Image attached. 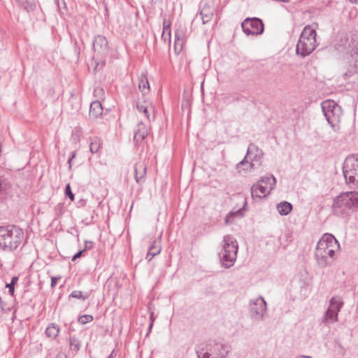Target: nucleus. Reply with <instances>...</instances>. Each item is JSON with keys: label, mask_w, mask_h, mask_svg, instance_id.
Wrapping results in <instances>:
<instances>
[{"label": "nucleus", "mask_w": 358, "mask_h": 358, "mask_svg": "<svg viewBox=\"0 0 358 358\" xmlns=\"http://www.w3.org/2000/svg\"><path fill=\"white\" fill-rule=\"evenodd\" d=\"M338 248L339 243L333 235L324 234L318 241L314 253L317 266L325 268L331 265L334 262L335 251Z\"/></svg>", "instance_id": "f257e3e1"}, {"label": "nucleus", "mask_w": 358, "mask_h": 358, "mask_svg": "<svg viewBox=\"0 0 358 358\" xmlns=\"http://www.w3.org/2000/svg\"><path fill=\"white\" fill-rule=\"evenodd\" d=\"M358 210V192H343L337 196L332 205L333 214L338 217H346L351 212Z\"/></svg>", "instance_id": "f03ea898"}, {"label": "nucleus", "mask_w": 358, "mask_h": 358, "mask_svg": "<svg viewBox=\"0 0 358 358\" xmlns=\"http://www.w3.org/2000/svg\"><path fill=\"white\" fill-rule=\"evenodd\" d=\"M230 351L228 344L215 340H209L196 347L198 358H226Z\"/></svg>", "instance_id": "7ed1b4c3"}, {"label": "nucleus", "mask_w": 358, "mask_h": 358, "mask_svg": "<svg viewBox=\"0 0 358 358\" xmlns=\"http://www.w3.org/2000/svg\"><path fill=\"white\" fill-rule=\"evenodd\" d=\"M23 238V231L15 225L0 227V248L3 250H15L20 245Z\"/></svg>", "instance_id": "20e7f679"}, {"label": "nucleus", "mask_w": 358, "mask_h": 358, "mask_svg": "<svg viewBox=\"0 0 358 358\" xmlns=\"http://www.w3.org/2000/svg\"><path fill=\"white\" fill-rule=\"evenodd\" d=\"M238 250V242L231 235L223 238L222 250L218 253L222 266L229 268L234 266Z\"/></svg>", "instance_id": "39448f33"}, {"label": "nucleus", "mask_w": 358, "mask_h": 358, "mask_svg": "<svg viewBox=\"0 0 358 358\" xmlns=\"http://www.w3.org/2000/svg\"><path fill=\"white\" fill-rule=\"evenodd\" d=\"M316 31L306 26L301 34L296 47V55L301 57L309 55L316 48Z\"/></svg>", "instance_id": "423d86ee"}, {"label": "nucleus", "mask_w": 358, "mask_h": 358, "mask_svg": "<svg viewBox=\"0 0 358 358\" xmlns=\"http://www.w3.org/2000/svg\"><path fill=\"white\" fill-rule=\"evenodd\" d=\"M343 173L347 184L358 188V154L348 156L345 159Z\"/></svg>", "instance_id": "0eeeda50"}, {"label": "nucleus", "mask_w": 358, "mask_h": 358, "mask_svg": "<svg viewBox=\"0 0 358 358\" xmlns=\"http://www.w3.org/2000/svg\"><path fill=\"white\" fill-rule=\"evenodd\" d=\"M276 185V179L272 174L261 178L256 184L251 187L252 199H262L266 196Z\"/></svg>", "instance_id": "6e6552de"}, {"label": "nucleus", "mask_w": 358, "mask_h": 358, "mask_svg": "<svg viewBox=\"0 0 358 358\" xmlns=\"http://www.w3.org/2000/svg\"><path fill=\"white\" fill-rule=\"evenodd\" d=\"M264 155V152L256 145L250 143L248 148L247 153L244 159L237 164V169H238L240 172L241 167L245 165H246V167L243 168V170L248 171L255 169V164L254 162H257L259 166H261Z\"/></svg>", "instance_id": "1a4fd4ad"}, {"label": "nucleus", "mask_w": 358, "mask_h": 358, "mask_svg": "<svg viewBox=\"0 0 358 358\" xmlns=\"http://www.w3.org/2000/svg\"><path fill=\"white\" fill-rule=\"evenodd\" d=\"M324 115L331 128L336 131L342 115L341 108L334 101L327 100L322 103Z\"/></svg>", "instance_id": "9d476101"}, {"label": "nucleus", "mask_w": 358, "mask_h": 358, "mask_svg": "<svg viewBox=\"0 0 358 358\" xmlns=\"http://www.w3.org/2000/svg\"><path fill=\"white\" fill-rule=\"evenodd\" d=\"M93 59L96 62V69L99 64H105V59L109 52L108 43L106 38L102 35H97L93 40Z\"/></svg>", "instance_id": "9b49d317"}, {"label": "nucleus", "mask_w": 358, "mask_h": 358, "mask_svg": "<svg viewBox=\"0 0 358 358\" xmlns=\"http://www.w3.org/2000/svg\"><path fill=\"white\" fill-rule=\"evenodd\" d=\"M243 32L249 36H259L264 31V24L258 17H247L241 23Z\"/></svg>", "instance_id": "f8f14e48"}, {"label": "nucleus", "mask_w": 358, "mask_h": 358, "mask_svg": "<svg viewBox=\"0 0 358 358\" xmlns=\"http://www.w3.org/2000/svg\"><path fill=\"white\" fill-rule=\"evenodd\" d=\"M266 311V303L263 297L259 296L252 299L249 303V313L254 320H262L264 319Z\"/></svg>", "instance_id": "ddd939ff"}, {"label": "nucleus", "mask_w": 358, "mask_h": 358, "mask_svg": "<svg viewBox=\"0 0 358 358\" xmlns=\"http://www.w3.org/2000/svg\"><path fill=\"white\" fill-rule=\"evenodd\" d=\"M199 8L203 24H207L212 20L215 12L214 1L213 0L201 1Z\"/></svg>", "instance_id": "4468645a"}, {"label": "nucleus", "mask_w": 358, "mask_h": 358, "mask_svg": "<svg viewBox=\"0 0 358 358\" xmlns=\"http://www.w3.org/2000/svg\"><path fill=\"white\" fill-rule=\"evenodd\" d=\"M134 176L136 182L143 185L146 180L147 165L145 162H137L134 166Z\"/></svg>", "instance_id": "2eb2a0df"}, {"label": "nucleus", "mask_w": 358, "mask_h": 358, "mask_svg": "<svg viewBox=\"0 0 358 358\" xmlns=\"http://www.w3.org/2000/svg\"><path fill=\"white\" fill-rule=\"evenodd\" d=\"M148 131L146 125L140 121L134 129V141L136 145H140L147 138Z\"/></svg>", "instance_id": "dca6fc26"}, {"label": "nucleus", "mask_w": 358, "mask_h": 358, "mask_svg": "<svg viewBox=\"0 0 358 358\" xmlns=\"http://www.w3.org/2000/svg\"><path fill=\"white\" fill-rule=\"evenodd\" d=\"M162 250L161 242L159 240L155 239L152 245L148 248L145 259L150 262L152 259L159 254Z\"/></svg>", "instance_id": "f3484780"}, {"label": "nucleus", "mask_w": 358, "mask_h": 358, "mask_svg": "<svg viewBox=\"0 0 358 358\" xmlns=\"http://www.w3.org/2000/svg\"><path fill=\"white\" fill-rule=\"evenodd\" d=\"M103 113V108L100 101H94L90 104V116L97 118Z\"/></svg>", "instance_id": "a211bd4d"}, {"label": "nucleus", "mask_w": 358, "mask_h": 358, "mask_svg": "<svg viewBox=\"0 0 358 358\" xmlns=\"http://www.w3.org/2000/svg\"><path fill=\"white\" fill-rule=\"evenodd\" d=\"M182 31H177L175 34L174 51L179 55L182 50L184 45V38Z\"/></svg>", "instance_id": "6ab92c4d"}, {"label": "nucleus", "mask_w": 358, "mask_h": 358, "mask_svg": "<svg viewBox=\"0 0 358 358\" xmlns=\"http://www.w3.org/2000/svg\"><path fill=\"white\" fill-rule=\"evenodd\" d=\"M338 320V314L335 313L333 311H329V309L327 308L324 315L322 318V322L325 326H329V324H333Z\"/></svg>", "instance_id": "aec40b11"}, {"label": "nucleus", "mask_w": 358, "mask_h": 358, "mask_svg": "<svg viewBox=\"0 0 358 358\" xmlns=\"http://www.w3.org/2000/svg\"><path fill=\"white\" fill-rule=\"evenodd\" d=\"M349 52L355 60V66H358V40L352 38L348 45Z\"/></svg>", "instance_id": "412c9836"}, {"label": "nucleus", "mask_w": 358, "mask_h": 358, "mask_svg": "<svg viewBox=\"0 0 358 358\" xmlns=\"http://www.w3.org/2000/svg\"><path fill=\"white\" fill-rule=\"evenodd\" d=\"M293 206L288 201H282L277 204L276 209L281 215H287L292 210Z\"/></svg>", "instance_id": "4be33fe9"}, {"label": "nucleus", "mask_w": 358, "mask_h": 358, "mask_svg": "<svg viewBox=\"0 0 358 358\" xmlns=\"http://www.w3.org/2000/svg\"><path fill=\"white\" fill-rule=\"evenodd\" d=\"M343 305V302L341 299L339 297L335 296L330 299L328 308L329 309V311H333L335 313L338 314Z\"/></svg>", "instance_id": "5701e85b"}, {"label": "nucleus", "mask_w": 358, "mask_h": 358, "mask_svg": "<svg viewBox=\"0 0 358 358\" xmlns=\"http://www.w3.org/2000/svg\"><path fill=\"white\" fill-rule=\"evenodd\" d=\"M138 89L143 94H145L150 91V85L147 76L142 73L138 78Z\"/></svg>", "instance_id": "b1692460"}, {"label": "nucleus", "mask_w": 358, "mask_h": 358, "mask_svg": "<svg viewBox=\"0 0 358 358\" xmlns=\"http://www.w3.org/2000/svg\"><path fill=\"white\" fill-rule=\"evenodd\" d=\"M59 327L55 323H51L45 329V334L47 337L55 339L59 333Z\"/></svg>", "instance_id": "393cba45"}, {"label": "nucleus", "mask_w": 358, "mask_h": 358, "mask_svg": "<svg viewBox=\"0 0 358 358\" xmlns=\"http://www.w3.org/2000/svg\"><path fill=\"white\" fill-rule=\"evenodd\" d=\"M70 350L73 355H76L80 350L81 343L80 340L75 336L70 337L69 338Z\"/></svg>", "instance_id": "a878e982"}, {"label": "nucleus", "mask_w": 358, "mask_h": 358, "mask_svg": "<svg viewBox=\"0 0 358 358\" xmlns=\"http://www.w3.org/2000/svg\"><path fill=\"white\" fill-rule=\"evenodd\" d=\"M136 108L140 111L145 114L147 119L150 121V110H152V107L150 106H149L148 104H146L145 102L144 103H140L138 102L136 103Z\"/></svg>", "instance_id": "bb28decb"}, {"label": "nucleus", "mask_w": 358, "mask_h": 358, "mask_svg": "<svg viewBox=\"0 0 358 358\" xmlns=\"http://www.w3.org/2000/svg\"><path fill=\"white\" fill-rule=\"evenodd\" d=\"M59 14L63 16L67 13V7L64 0H55Z\"/></svg>", "instance_id": "cd10ccee"}, {"label": "nucleus", "mask_w": 358, "mask_h": 358, "mask_svg": "<svg viewBox=\"0 0 358 358\" xmlns=\"http://www.w3.org/2000/svg\"><path fill=\"white\" fill-rule=\"evenodd\" d=\"M101 143L100 140L97 138H93L91 140L90 144V152L93 154L97 153L100 149Z\"/></svg>", "instance_id": "c85d7f7f"}, {"label": "nucleus", "mask_w": 358, "mask_h": 358, "mask_svg": "<svg viewBox=\"0 0 358 358\" xmlns=\"http://www.w3.org/2000/svg\"><path fill=\"white\" fill-rule=\"evenodd\" d=\"M89 296H90V294L87 292L83 294L81 291L74 290V291H73L71 293V294L69 295V298L70 297H73V298H75V299H81L83 301H85L87 299H88Z\"/></svg>", "instance_id": "c756f323"}, {"label": "nucleus", "mask_w": 358, "mask_h": 358, "mask_svg": "<svg viewBox=\"0 0 358 358\" xmlns=\"http://www.w3.org/2000/svg\"><path fill=\"white\" fill-rule=\"evenodd\" d=\"M167 32V37L168 40L170 41L171 38V27H170V23L167 22L165 19L163 22V31H162V37L164 38V41L166 40V38L165 37V33Z\"/></svg>", "instance_id": "7c9ffc66"}, {"label": "nucleus", "mask_w": 358, "mask_h": 358, "mask_svg": "<svg viewBox=\"0 0 358 358\" xmlns=\"http://www.w3.org/2000/svg\"><path fill=\"white\" fill-rule=\"evenodd\" d=\"M94 317L91 315H83L79 317L78 322L82 324H85L93 320Z\"/></svg>", "instance_id": "2f4dec72"}, {"label": "nucleus", "mask_w": 358, "mask_h": 358, "mask_svg": "<svg viewBox=\"0 0 358 358\" xmlns=\"http://www.w3.org/2000/svg\"><path fill=\"white\" fill-rule=\"evenodd\" d=\"M64 193H65V196L66 197H69L71 199V201H73L75 199V195L71 191V185L69 183H68L66 185L65 189H64Z\"/></svg>", "instance_id": "473e14b6"}, {"label": "nucleus", "mask_w": 358, "mask_h": 358, "mask_svg": "<svg viewBox=\"0 0 358 358\" xmlns=\"http://www.w3.org/2000/svg\"><path fill=\"white\" fill-rule=\"evenodd\" d=\"M94 96L99 99H102L104 96V91L101 87H96L94 90Z\"/></svg>", "instance_id": "72a5a7b5"}, {"label": "nucleus", "mask_w": 358, "mask_h": 358, "mask_svg": "<svg viewBox=\"0 0 358 358\" xmlns=\"http://www.w3.org/2000/svg\"><path fill=\"white\" fill-rule=\"evenodd\" d=\"M73 49H74V52L76 54V58L78 59L80 57V48L79 45H78V42L76 40L74 41Z\"/></svg>", "instance_id": "f704fd0d"}, {"label": "nucleus", "mask_w": 358, "mask_h": 358, "mask_svg": "<svg viewBox=\"0 0 358 358\" xmlns=\"http://www.w3.org/2000/svg\"><path fill=\"white\" fill-rule=\"evenodd\" d=\"M355 73H356V70L355 67H352L350 69H348L344 74L343 76L345 78H348L351 77Z\"/></svg>", "instance_id": "c9c22d12"}, {"label": "nucleus", "mask_w": 358, "mask_h": 358, "mask_svg": "<svg viewBox=\"0 0 358 358\" xmlns=\"http://www.w3.org/2000/svg\"><path fill=\"white\" fill-rule=\"evenodd\" d=\"M6 189V183L5 180L0 176V194Z\"/></svg>", "instance_id": "e433bc0d"}, {"label": "nucleus", "mask_w": 358, "mask_h": 358, "mask_svg": "<svg viewBox=\"0 0 358 358\" xmlns=\"http://www.w3.org/2000/svg\"><path fill=\"white\" fill-rule=\"evenodd\" d=\"M6 287L8 288V292L11 296L14 295L15 293V286L13 285V283H7L6 285Z\"/></svg>", "instance_id": "4c0bfd02"}, {"label": "nucleus", "mask_w": 358, "mask_h": 358, "mask_svg": "<svg viewBox=\"0 0 358 358\" xmlns=\"http://www.w3.org/2000/svg\"><path fill=\"white\" fill-rule=\"evenodd\" d=\"M93 247V242L92 241H85V247L83 248V252L87 250H90L92 249Z\"/></svg>", "instance_id": "58836bf2"}, {"label": "nucleus", "mask_w": 358, "mask_h": 358, "mask_svg": "<svg viewBox=\"0 0 358 358\" xmlns=\"http://www.w3.org/2000/svg\"><path fill=\"white\" fill-rule=\"evenodd\" d=\"M61 278L60 276H54L51 278V287H55L57 283V281Z\"/></svg>", "instance_id": "ea45409f"}, {"label": "nucleus", "mask_w": 358, "mask_h": 358, "mask_svg": "<svg viewBox=\"0 0 358 358\" xmlns=\"http://www.w3.org/2000/svg\"><path fill=\"white\" fill-rule=\"evenodd\" d=\"M71 154V157H69V159L68 160V164H69V169L71 168V166H72V163H71L72 159L76 157V152H72Z\"/></svg>", "instance_id": "a19ab883"}, {"label": "nucleus", "mask_w": 358, "mask_h": 358, "mask_svg": "<svg viewBox=\"0 0 358 358\" xmlns=\"http://www.w3.org/2000/svg\"><path fill=\"white\" fill-rule=\"evenodd\" d=\"M83 252V250H80L78 252H76L72 257V261H75L76 259L80 258L82 256V254Z\"/></svg>", "instance_id": "79ce46f5"}, {"label": "nucleus", "mask_w": 358, "mask_h": 358, "mask_svg": "<svg viewBox=\"0 0 358 358\" xmlns=\"http://www.w3.org/2000/svg\"><path fill=\"white\" fill-rule=\"evenodd\" d=\"M55 358H67V355L64 352H59Z\"/></svg>", "instance_id": "37998d69"}, {"label": "nucleus", "mask_w": 358, "mask_h": 358, "mask_svg": "<svg viewBox=\"0 0 358 358\" xmlns=\"http://www.w3.org/2000/svg\"><path fill=\"white\" fill-rule=\"evenodd\" d=\"M18 281V277L17 276H13L12 278H11V281L10 283H13V285L15 286V284H17Z\"/></svg>", "instance_id": "c03bdc74"}, {"label": "nucleus", "mask_w": 358, "mask_h": 358, "mask_svg": "<svg viewBox=\"0 0 358 358\" xmlns=\"http://www.w3.org/2000/svg\"><path fill=\"white\" fill-rule=\"evenodd\" d=\"M234 214L239 215L241 217L243 215V214L242 213V209H239L238 210L236 211Z\"/></svg>", "instance_id": "a18cd8bd"}, {"label": "nucleus", "mask_w": 358, "mask_h": 358, "mask_svg": "<svg viewBox=\"0 0 358 358\" xmlns=\"http://www.w3.org/2000/svg\"><path fill=\"white\" fill-rule=\"evenodd\" d=\"M152 326H153V321L150 322V325H149V327H148V334L151 331Z\"/></svg>", "instance_id": "49530a36"}, {"label": "nucleus", "mask_w": 358, "mask_h": 358, "mask_svg": "<svg viewBox=\"0 0 358 358\" xmlns=\"http://www.w3.org/2000/svg\"><path fill=\"white\" fill-rule=\"evenodd\" d=\"M113 354H114V350L111 352V354L108 357L114 358L115 356L113 355Z\"/></svg>", "instance_id": "de8ad7c7"}, {"label": "nucleus", "mask_w": 358, "mask_h": 358, "mask_svg": "<svg viewBox=\"0 0 358 358\" xmlns=\"http://www.w3.org/2000/svg\"><path fill=\"white\" fill-rule=\"evenodd\" d=\"M150 321H153L154 322V319H153V313H151L150 315Z\"/></svg>", "instance_id": "09e8293b"}, {"label": "nucleus", "mask_w": 358, "mask_h": 358, "mask_svg": "<svg viewBox=\"0 0 358 358\" xmlns=\"http://www.w3.org/2000/svg\"><path fill=\"white\" fill-rule=\"evenodd\" d=\"M298 358H312V357H310V356H301V357H299Z\"/></svg>", "instance_id": "8fccbe9b"}, {"label": "nucleus", "mask_w": 358, "mask_h": 358, "mask_svg": "<svg viewBox=\"0 0 358 358\" xmlns=\"http://www.w3.org/2000/svg\"><path fill=\"white\" fill-rule=\"evenodd\" d=\"M107 358H110V357H107Z\"/></svg>", "instance_id": "3c124183"}]
</instances>
